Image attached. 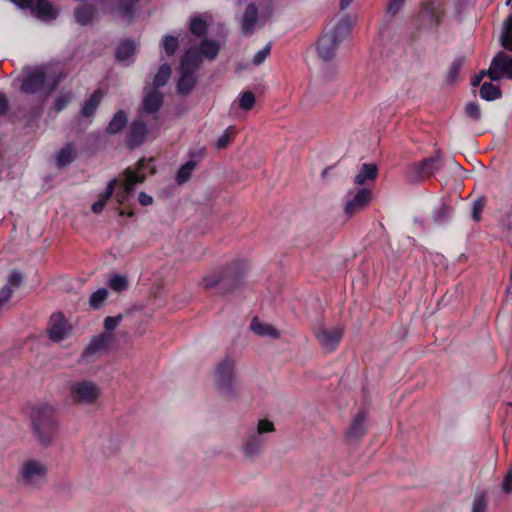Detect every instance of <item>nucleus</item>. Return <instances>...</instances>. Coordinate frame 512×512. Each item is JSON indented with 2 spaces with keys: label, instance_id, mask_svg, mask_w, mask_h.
<instances>
[{
  "label": "nucleus",
  "instance_id": "nucleus-1",
  "mask_svg": "<svg viewBox=\"0 0 512 512\" xmlns=\"http://www.w3.org/2000/svg\"><path fill=\"white\" fill-rule=\"evenodd\" d=\"M246 268L243 260H236L222 270L206 275L201 284L206 290L215 287L221 294L232 292L241 285Z\"/></svg>",
  "mask_w": 512,
  "mask_h": 512
},
{
  "label": "nucleus",
  "instance_id": "nucleus-2",
  "mask_svg": "<svg viewBox=\"0 0 512 512\" xmlns=\"http://www.w3.org/2000/svg\"><path fill=\"white\" fill-rule=\"evenodd\" d=\"M31 422L34 434L39 442L50 445L56 438L59 422L55 409L47 404H41L32 411Z\"/></svg>",
  "mask_w": 512,
  "mask_h": 512
},
{
  "label": "nucleus",
  "instance_id": "nucleus-3",
  "mask_svg": "<svg viewBox=\"0 0 512 512\" xmlns=\"http://www.w3.org/2000/svg\"><path fill=\"white\" fill-rule=\"evenodd\" d=\"M351 30V18L349 15H345L330 31L324 32L319 38L317 43L319 57L325 61L332 59L338 45L350 35Z\"/></svg>",
  "mask_w": 512,
  "mask_h": 512
},
{
  "label": "nucleus",
  "instance_id": "nucleus-4",
  "mask_svg": "<svg viewBox=\"0 0 512 512\" xmlns=\"http://www.w3.org/2000/svg\"><path fill=\"white\" fill-rule=\"evenodd\" d=\"M215 384L218 391L228 398L236 395L237 379L235 361L231 357L224 358L216 367Z\"/></svg>",
  "mask_w": 512,
  "mask_h": 512
},
{
  "label": "nucleus",
  "instance_id": "nucleus-5",
  "mask_svg": "<svg viewBox=\"0 0 512 512\" xmlns=\"http://www.w3.org/2000/svg\"><path fill=\"white\" fill-rule=\"evenodd\" d=\"M441 168L442 159L437 154L411 163L406 170V179L412 184L420 183L432 177Z\"/></svg>",
  "mask_w": 512,
  "mask_h": 512
},
{
  "label": "nucleus",
  "instance_id": "nucleus-6",
  "mask_svg": "<svg viewBox=\"0 0 512 512\" xmlns=\"http://www.w3.org/2000/svg\"><path fill=\"white\" fill-rule=\"evenodd\" d=\"M445 14L442 0H426L421 6L418 21L422 28L433 30L437 33Z\"/></svg>",
  "mask_w": 512,
  "mask_h": 512
},
{
  "label": "nucleus",
  "instance_id": "nucleus-7",
  "mask_svg": "<svg viewBox=\"0 0 512 512\" xmlns=\"http://www.w3.org/2000/svg\"><path fill=\"white\" fill-rule=\"evenodd\" d=\"M101 395L100 387L91 380L74 382L70 386V396L76 404H94Z\"/></svg>",
  "mask_w": 512,
  "mask_h": 512
},
{
  "label": "nucleus",
  "instance_id": "nucleus-8",
  "mask_svg": "<svg viewBox=\"0 0 512 512\" xmlns=\"http://www.w3.org/2000/svg\"><path fill=\"white\" fill-rule=\"evenodd\" d=\"M47 84V75L43 66H37L26 70L21 81L20 91L34 95L43 92Z\"/></svg>",
  "mask_w": 512,
  "mask_h": 512
},
{
  "label": "nucleus",
  "instance_id": "nucleus-9",
  "mask_svg": "<svg viewBox=\"0 0 512 512\" xmlns=\"http://www.w3.org/2000/svg\"><path fill=\"white\" fill-rule=\"evenodd\" d=\"M487 76L491 81L512 80V55L498 52L491 61Z\"/></svg>",
  "mask_w": 512,
  "mask_h": 512
},
{
  "label": "nucleus",
  "instance_id": "nucleus-10",
  "mask_svg": "<svg viewBox=\"0 0 512 512\" xmlns=\"http://www.w3.org/2000/svg\"><path fill=\"white\" fill-rule=\"evenodd\" d=\"M153 160V158L149 160L145 158L139 159L136 164V171L130 167L126 168L124 171V183L120 189L125 191L128 195H131L135 190V186L146 180V175L142 173V171L146 169Z\"/></svg>",
  "mask_w": 512,
  "mask_h": 512
},
{
  "label": "nucleus",
  "instance_id": "nucleus-11",
  "mask_svg": "<svg viewBox=\"0 0 512 512\" xmlns=\"http://www.w3.org/2000/svg\"><path fill=\"white\" fill-rule=\"evenodd\" d=\"M368 412L365 408H360L353 416L352 421L345 433L348 441H359L368 430L367 427Z\"/></svg>",
  "mask_w": 512,
  "mask_h": 512
},
{
  "label": "nucleus",
  "instance_id": "nucleus-12",
  "mask_svg": "<svg viewBox=\"0 0 512 512\" xmlns=\"http://www.w3.org/2000/svg\"><path fill=\"white\" fill-rule=\"evenodd\" d=\"M343 330L340 327L331 329L321 328L316 333V338L326 352L335 351L341 343Z\"/></svg>",
  "mask_w": 512,
  "mask_h": 512
},
{
  "label": "nucleus",
  "instance_id": "nucleus-13",
  "mask_svg": "<svg viewBox=\"0 0 512 512\" xmlns=\"http://www.w3.org/2000/svg\"><path fill=\"white\" fill-rule=\"evenodd\" d=\"M372 198V193L367 188L359 189L356 194L349 199L344 207V212L351 217L368 206Z\"/></svg>",
  "mask_w": 512,
  "mask_h": 512
},
{
  "label": "nucleus",
  "instance_id": "nucleus-14",
  "mask_svg": "<svg viewBox=\"0 0 512 512\" xmlns=\"http://www.w3.org/2000/svg\"><path fill=\"white\" fill-rule=\"evenodd\" d=\"M147 135V125L142 120H134L128 130L126 145L130 150L141 146Z\"/></svg>",
  "mask_w": 512,
  "mask_h": 512
},
{
  "label": "nucleus",
  "instance_id": "nucleus-15",
  "mask_svg": "<svg viewBox=\"0 0 512 512\" xmlns=\"http://www.w3.org/2000/svg\"><path fill=\"white\" fill-rule=\"evenodd\" d=\"M48 336L52 341H62L66 334V320L62 313H53L49 320V327L47 329Z\"/></svg>",
  "mask_w": 512,
  "mask_h": 512
},
{
  "label": "nucleus",
  "instance_id": "nucleus-16",
  "mask_svg": "<svg viewBox=\"0 0 512 512\" xmlns=\"http://www.w3.org/2000/svg\"><path fill=\"white\" fill-rule=\"evenodd\" d=\"M265 439L263 436L256 433L255 430H250L247 438L243 444V453L247 458L257 456L264 447Z\"/></svg>",
  "mask_w": 512,
  "mask_h": 512
},
{
  "label": "nucleus",
  "instance_id": "nucleus-17",
  "mask_svg": "<svg viewBox=\"0 0 512 512\" xmlns=\"http://www.w3.org/2000/svg\"><path fill=\"white\" fill-rule=\"evenodd\" d=\"M202 64V58L197 48H189L180 60V71L194 73L199 69Z\"/></svg>",
  "mask_w": 512,
  "mask_h": 512
},
{
  "label": "nucleus",
  "instance_id": "nucleus-18",
  "mask_svg": "<svg viewBox=\"0 0 512 512\" xmlns=\"http://www.w3.org/2000/svg\"><path fill=\"white\" fill-rule=\"evenodd\" d=\"M45 474L46 467L34 460L27 461L21 469V476L27 483H30L34 477H43Z\"/></svg>",
  "mask_w": 512,
  "mask_h": 512
},
{
  "label": "nucleus",
  "instance_id": "nucleus-19",
  "mask_svg": "<svg viewBox=\"0 0 512 512\" xmlns=\"http://www.w3.org/2000/svg\"><path fill=\"white\" fill-rule=\"evenodd\" d=\"M258 21V8L255 3H249L244 11L241 28L243 33L250 34Z\"/></svg>",
  "mask_w": 512,
  "mask_h": 512
},
{
  "label": "nucleus",
  "instance_id": "nucleus-20",
  "mask_svg": "<svg viewBox=\"0 0 512 512\" xmlns=\"http://www.w3.org/2000/svg\"><path fill=\"white\" fill-rule=\"evenodd\" d=\"M128 123V117L124 110H118L109 121L105 132L108 135H116L121 132Z\"/></svg>",
  "mask_w": 512,
  "mask_h": 512
},
{
  "label": "nucleus",
  "instance_id": "nucleus-21",
  "mask_svg": "<svg viewBox=\"0 0 512 512\" xmlns=\"http://www.w3.org/2000/svg\"><path fill=\"white\" fill-rule=\"evenodd\" d=\"M163 95L153 89L143 99V109L147 113H156L160 110L163 105Z\"/></svg>",
  "mask_w": 512,
  "mask_h": 512
},
{
  "label": "nucleus",
  "instance_id": "nucleus-22",
  "mask_svg": "<svg viewBox=\"0 0 512 512\" xmlns=\"http://www.w3.org/2000/svg\"><path fill=\"white\" fill-rule=\"evenodd\" d=\"M97 14V9L92 5H82L75 9V21L81 26L89 25Z\"/></svg>",
  "mask_w": 512,
  "mask_h": 512
},
{
  "label": "nucleus",
  "instance_id": "nucleus-23",
  "mask_svg": "<svg viewBox=\"0 0 512 512\" xmlns=\"http://www.w3.org/2000/svg\"><path fill=\"white\" fill-rule=\"evenodd\" d=\"M378 174V168L375 164H362L359 173L355 176L354 182L357 185H364L368 181H374Z\"/></svg>",
  "mask_w": 512,
  "mask_h": 512
},
{
  "label": "nucleus",
  "instance_id": "nucleus-24",
  "mask_svg": "<svg viewBox=\"0 0 512 512\" xmlns=\"http://www.w3.org/2000/svg\"><path fill=\"white\" fill-rule=\"evenodd\" d=\"M102 97L103 93L100 89L94 90L82 107V115L87 118L93 116L101 103Z\"/></svg>",
  "mask_w": 512,
  "mask_h": 512
},
{
  "label": "nucleus",
  "instance_id": "nucleus-25",
  "mask_svg": "<svg viewBox=\"0 0 512 512\" xmlns=\"http://www.w3.org/2000/svg\"><path fill=\"white\" fill-rule=\"evenodd\" d=\"M110 340L111 337L106 333L93 337L84 351V356H90L105 349L109 345Z\"/></svg>",
  "mask_w": 512,
  "mask_h": 512
},
{
  "label": "nucleus",
  "instance_id": "nucleus-26",
  "mask_svg": "<svg viewBox=\"0 0 512 512\" xmlns=\"http://www.w3.org/2000/svg\"><path fill=\"white\" fill-rule=\"evenodd\" d=\"M251 330L259 336H269L273 339L279 338V331L269 324L261 323L257 317L253 318L250 324Z\"/></svg>",
  "mask_w": 512,
  "mask_h": 512
},
{
  "label": "nucleus",
  "instance_id": "nucleus-27",
  "mask_svg": "<svg viewBox=\"0 0 512 512\" xmlns=\"http://www.w3.org/2000/svg\"><path fill=\"white\" fill-rule=\"evenodd\" d=\"M180 78L177 83V92L182 96L188 95L196 84L194 73L180 71Z\"/></svg>",
  "mask_w": 512,
  "mask_h": 512
},
{
  "label": "nucleus",
  "instance_id": "nucleus-28",
  "mask_svg": "<svg viewBox=\"0 0 512 512\" xmlns=\"http://www.w3.org/2000/svg\"><path fill=\"white\" fill-rule=\"evenodd\" d=\"M200 52V56L205 57L209 60H214L220 50V45L215 40L203 39L197 49Z\"/></svg>",
  "mask_w": 512,
  "mask_h": 512
},
{
  "label": "nucleus",
  "instance_id": "nucleus-29",
  "mask_svg": "<svg viewBox=\"0 0 512 512\" xmlns=\"http://www.w3.org/2000/svg\"><path fill=\"white\" fill-rule=\"evenodd\" d=\"M136 51V44L132 39H125L122 41L115 52L116 60L124 62L128 60Z\"/></svg>",
  "mask_w": 512,
  "mask_h": 512
},
{
  "label": "nucleus",
  "instance_id": "nucleus-30",
  "mask_svg": "<svg viewBox=\"0 0 512 512\" xmlns=\"http://www.w3.org/2000/svg\"><path fill=\"white\" fill-rule=\"evenodd\" d=\"M479 94L486 101H494L502 96L499 86L494 85L492 82H484L480 87Z\"/></svg>",
  "mask_w": 512,
  "mask_h": 512
},
{
  "label": "nucleus",
  "instance_id": "nucleus-31",
  "mask_svg": "<svg viewBox=\"0 0 512 512\" xmlns=\"http://www.w3.org/2000/svg\"><path fill=\"white\" fill-rule=\"evenodd\" d=\"M141 0H117L116 12L123 18L133 19L135 7Z\"/></svg>",
  "mask_w": 512,
  "mask_h": 512
},
{
  "label": "nucleus",
  "instance_id": "nucleus-32",
  "mask_svg": "<svg viewBox=\"0 0 512 512\" xmlns=\"http://www.w3.org/2000/svg\"><path fill=\"white\" fill-rule=\"evenodd\" d=\"M500 41L506 50L512 52V13L504 21Z\"/></svg>",
  "mask_w": 512,
  "mask_h": 512
},
{
  "label": "nucleus",
  "instance_id": "nucleus-33",
  "mask_svg": "<svg viewBox=\"0 0 512 512\" xmlns=\"http://www.w3.org/2000/svg\"><path fill=\"white\" fill-rule=\"evenodd\" d=\"M37 16L41 19H55L57 12L48 0H36Z\"/></svg>",
  "mask_w": 512,
  "mask_h": 512
},
{
  "label": "nucleus",
  "instance_id": "nucleus-34",
  "mask_svg": "<svg viewBox=\"0 0 512 512\" xmlns=\"http://www.w3.org/2000/svg\"><path fill=\"white\" fill-rule=\"evenodd\" d=\"M171 75V67L168 63H164L160 66L158 72L153 78L154 89L157 90L165 86Z\"/></svg>",
  "mask_w": 512,
  "mask_h": 512
},
{
  "label": "nucleus",
  "instance_id": "nucleus-35",
  "mask_svg": "<svg viewBox=\"0 0 512 512\" xmlns=\"http://www.w3.org/2000/svg\"><path fill=\"white\" fill-rule=\"evenodd\" d=\"M195 168L196 162L194 160L187 161L178 169L176 174V182L180 185L187 182L190 179L192 172L194 171Z\"/></svg>",
  "mask_w": 512,
  "mask_h": 512
},
{
  "label": "nucleus",
  "instance_id": "nucleus-36",
  "mask_svg": "<svg viewBox=\"0 0 512 512\" xmlns=\"http://www.w3.org/2000/svg\"><path fill=\"white\" fill-rule=\"evenodd\" d=\"M74 150L71 144L66 145L57 153L56 163L58 167H64L74 160Z\"/></svg>",
  "mask_w": 512,
  "mask_h": 512
},
{
  "label": "nucleus",
  "instance_id": "nucleus-37",
  "mask_svg": "<svg viewBox=\"0 0 512 512\" xmlns=\"http://www.w3.org/2000/svg\"><path fill=\"white\" fill-rule=\"evenodd\" d=\"M189 29L197 37H203L207 34L208 25L201 17H193L190 20Z\"/></svg>",
  "mask_w": 512,
  "mask_h": 512
},
{
  "label": "nucleus",
  "instance_id": "nucleus-38",
  "mask_svg": "<svg viewBox=\"0 0 512 512\" xmlns=\"http://www.w3.org/2000/svg\"><path fill=\"white\" fill-rule=\"evenodd\" d=\"M107 297L108 290L106 288H100L91 294L89 299V305L93 309H100L103 306L104 301L107 299Z\"/></svg>",
  "mask_w": 512,
  "mask_h": 512
},
{
  "label": "nucleus",
  "instance_id": "nucleus-39",
  "mask_svg": "<svg viewBox=\"0 0 512 512\" xmlns=\"http://www.w3.org/2000/svg\"><path fill=\"white\" fill-rule=\"evenodd\" d=\"M465 59L463 57L456 58L449 67L447 80L453 83L459 76V73L464 65Z\"/></svg>",
  "mask_w": 512,
  "mask_h": 512
},
{
  "label": "nucleus",
  "instance_id": "nucleus-40",
  "mask_svg": "<svg viewBox=\"0 0 512 512\" xmlns=\"http://www.w3.org/2000/svg\"><path fill=\"white\" fill-rule=\"evenodd\" d=\"M487 199L485 196H481L473 201L472 203V214L471 218L475 222L481 221V214L486 206Z\"/></svg>",
  "mask_w": 512,
  "mask_h": 512
},
{
  "label": "nucleus",
  "instance_id": "nucleus-41",
  "mask_svg": "<svg viewBox=\"0 0 512 512\" xmlns=\"http://www.w3.org/2000/svg\"><path fill=\"white\" fill-rule=\"evenodd\" d=\"M451 207L447 204H441L433 212V220L436 224H443L451 213Z\"/></svg>",
  "mask_w": 512,
  "mask_h": 512
},
{
  "label": "nucleus",
  "instance_id": "nucleus-42",
  "mask_svg": "<svg viewBox=\"0 0 512 512\" xmlns=\"http://www.w3.org/2000/svg\"><path fill=\"white\" fill-rule=\"evenodd\" d=\"M109 287L116 291L122 292L128 288V280L125 276L115 274L109 280Z\"/></svg>",
  "mask_w": 512,
  "mask_h": 512
},
{
  "label": "nucleus",
  "instance_id": "nucleus-43",
  "mask_svg": "<svg viewBox=\"0 0 512 512\" xmlns=\"http://www.w3.org/2000/svg\"><path fill=\"white\" fill-rule=\"evenodd\" d=\"M256 103V98L253 92L245 91L239 98V107L245 111L251 110Z\"/></svg>",
  "mask_w": 512,
  "mask_h": 512
},
{
  "label": "nucleus",
  "instance_id": "nucleus-44",
  "mask_svg": "<svg viewBox=\"0 0 512 512\" xmlns=\"http://www.w3.org/2000/svg\"><path fill=\"white\" fill-rule=\"evenodd\" d=\"M162 45L166 55L169 57L173 56L179 45L178 38L171 35H166L162 41Z\"/></svg>",
  "mask_w": 512,
  "mask_h": 512
},
{
  "label": "nucleus",
  "instance_id": "nucleus-45",
  "mask_svg": "<svg viewBox=\"0 0 512 512\" xmlns=\"http://www.w3.org/2000/svg\"><path fill=\"white\" fill-rule=\"evenodd\" d=\"M465 114L468 118L473 121H479L481 119L480 106L476 102H469L465 106Z\"/></svg>",
  "mask_w": 512,
  "mask_h": 512
},
{
  "label": "nucleus",
  "instance_id": "nucleus-46",
  "mask_svg": "<svg viewBox=\"0 0 512 512\" xmlns=\"http://www.w3.org/2000/svg\"><path fill=\"white\" fill-rule=\"evenodd\" d=\"M235 134V128L233 126H230L225 133L218 138L216 141V148L218 150L225 149L231 140V137Z\"/></svg>",
  "mask_w": 512,
  "mask_h": 512
},
{
  "label": "nucleus",
  "instance_id": "nucleus-47",
  "mask_svg": "<svg viewBox=\"0 0 512 512\" xmlns=\"http://www.w3.org/2000/svg\"><path fill=\"white\" fill-rule=\"evenodd\" d=\"M405 0H389L386 7V15L390 18L395 17L403 8Z\"/></svg>",
  "mask_w": 512,
  "mask_h": 512
},
{
  "label": "nucleus",
  "instance_id": "nucleus-48",
  "mask_svg": "<svg viewBox=\"0 0 512 512\" xmlns=\"http://www.w3.org/2000/svg\"><path fill=\"white\" fill-rule=\"evenodd\" d=\"M271 53V43L266 44L260 49L253 57V64L258 66L261 65Z\"/></svg>",
  "mask_w": 512,
  "mask_h": 512
},
{
  "label": "nucleus",
  "instance_id": "nucleus-49",
  "mask_svg": "<svg viewBox=\"0 0 512 512\" xmlns=\"http://www.w3.org/2000/svg\"><path fill=\"white\" fill-rule=\"evenodd\" d=\"M488 502L485 494L477 495L473 500L472 512H486Z\"/></svg>",
  "mask_w": 512,
  "mask_h": 512
},
{
  "label": "nucleus",
  "instance_id": "nucleus-50",
  "mask_svg": "<svg viewBox=\"0 0 512 512\" xmlns=\"http://www.w3.org/2000/svg\"><path fill=\"white\" fill-rule=\"evenodd\" d=\"M118 185H119V180L117 178L111 179L108 182L106 189L101 194H99V197L108 201L113 196L115 189Z\"/></svg>",
  "mask_w": 512,
  "mask_h": 512
},
{
  "label": "nucleus",
  "instance_id": "nucleus-51",
  "mask_svg": "<svg viewBox=\"0 0 512 512\" xmlns=\"http://www.w3.org/2000/svg\"><path fill=\"white\" fill-rule=\"evenodd\" d=\"M122 320V316L121 315H118V316H115V317H112V316H108L104 319V328L107 332H112L114 331L117 326L120 324Z\"/></svg>",
  "mask_w": 512,
  "mask_h": 512
},
{
  "label": "nucleus",
  "instance_id": "nucleus-52",
  "mask_svg": "<svg viewBox=\"0 0 512 512\" xmlns=\"http://www.w3.org/2000/svg\"><path fill=\"white\" fill-rule=\"evenodd\" d=\"M272 431H274L273 422H271L267 419L259 420L257 429L255 430L256 433H259V435L262 436L263 433L272 432Z\"/></svg>",
  "mask_w": 512,
  "mask_h": 512
},
{
  "label": "nucleus",
  "instance_id": "nucleus-53",
  "mask_svg": "<svg viewBox=\"0 0 512 512\" xmlns=\"http://www.w3.org/2000/svg\"><path fill=\"white\" fill-rule=\"evenodd\" d=\"M22 280V274L14 270L8 276V286L18 287L22 283Z\"/></svg>",
  "mask_w": 512,
  "mask_h": 512
},
{
  "label": "nucleus",
  "instance_id": "nucleus-54",
  "mask_svg": "<svg viewBox=\"0 0 512 512\" xmlns=\"http://www.w3.org/2000/svg\"><path fill=\"white\" fill-rule=\"evenodd\" d=\"M12 293L13 291L8 285L0 289V308L10 300Z\"/></svg>",
  "mask_w": 512,
  "mask_h": 512
},
{
  "label": "nucleus",
  "instance_id": "nucleus-55",
  "mask_svg": "<svg viewBox=\"0 0 512 512\" xmlns=\"http://www.w3.org/2000/svg\"><path fill=\"white\" fill-rule=\"evenodd\" d=\"M502 490L505 494H510L512 492V469H510L502 483Z\"/></svg>",
  "mask_w": 512,
  "mask_h": 512
},
{
  "label": "nucleus",
  "instance_id": "nucleus-56",
  "mask_svg": "<svg viewBox=\"0 0 512 512\" xmlns=\"http://www.w3.org/2000/svg\"><path fill=\"white\" fill-rule=\"evenodd\" d=\"M9 111V101L4 93H0V117L7 114Z\"/></svg>",
  "mask_w": 512,
  "mask_h": 512
},
{
  "label": "nucleus",
  "instance_id": "nucleus-57",
  "mask_svg": "<svg viewBox=\"0 0 512 512\" xmlns=\"http://www.w3.org/2000/svg\"><path fill=\"white\" fill-rule=\"evenodd\" d=\"M108 201L104 200L103 198L99 197L97 201H95L92 204L91 210L95 214H99L104 210V207Z\"/></svg>",
  "mask_w": 512,
  "mask_h": 512
},
{
  "label": "nucleus",
  "instance_id": "nucleus-58",
  "mask_svg": "<svg viewBox=\"0 0 512 512\" xmlns=\"http://www.w3.org/2000/svg\"><path fill=\"white\" fill-rule=\"evenodd\" d=\"M138 201L142 206H149L153 203V198L145 192H140L138 195Z\"/></svg>",
  "mask_w": 512,
  "mask_h": 512
},
{
  "label": "nucleus",
  "instance_id": "nucleus-59",
  "mask_svg": "<svg viewBox=\"0 0 512 512\" xmlns=\"http://www.w3.org/2000/svg\"><path fill=\"white\" fill-rule=\"evenodd\" d=\"M130 195H128L125 191L119 189L116 193H115V199L117 201L118 204L122 205L124 204L128 199H129Z\"/></svg>",
  "mask_w": 512,
  "mask_h": 512
},
{
  "label": "nucleus",
  "instance_id": "nucleus-60",
  "mask_svg": "<svg viewBox=\"0 0 512 512\" xmlns=\"http://www.w3.org/2000/svg\"><path fill=\"white\" fill-rule=\"evenodd\" d=\"M487 76V70H482L479 74L475 75L471 80V85L477 87L481 84L484 77Z\"/></svg>",
  "mask_w": 512,
  "mask_h": 512
},
{
  "label": "nucleus",
  "instance_id": "nucleus-61",
  "mask_svg": "<svg viewBox=\"0 0 512 512\" xmlns=\"http://www.w3.org/2000/svg\"><path fill=\"white\" fill-rule=\"evenodd\" d=\"M12 2L18 7L26 9L33 6L34 0H12Z\"/></svg>",
  "mask_w": 512,
  "mask_h": 512
},
{
  "label": "nucleus",
  "instance_id": "nucleus-62",
  "mask_svg": "<svg viewBox=\"0 0 512 512\" xmlns=\"http://www.w3.org/2000/svg\"><path fill=\"white\" fill-rule=\"evenodd\" d=\"M66 106V100L63 98H57L54 102V108L57 111L62 110Z\"/></svg>",
  "mask_w": 512,
  "mask_h": 512
},
{
  "label": "nucleus",
  "instance_id": "nucleus-63",
  "mask_svg": "<svg viewBox=\"0 0 512 512\" xmlns=\"http://www.w3.org/2000/svg\"><path fill=\"white\" fill-rule=\"evenodd\" d=\"M119 215L120 216H127V217H134L135 216V213L133 210H125V209H119Z\"/></svg>",
  "mask_w": 512,
  "mask_h": 512
},
{
  "label": "nucleus",
  "instance_id": "nucleus-64",
  "mask_svg": "<svg viewBox=\"0 0 512 512\" xmlns=\"http://www.w3.org/2000/svg\"><path fill=\"white\" fill-rule=\"evenodd\" d=\"M353 2V0H340V7L341 9H347L350 4Z\"/></svg>",
  "mask_w": 512,
  "mask_h": 512
}]
</instances>
